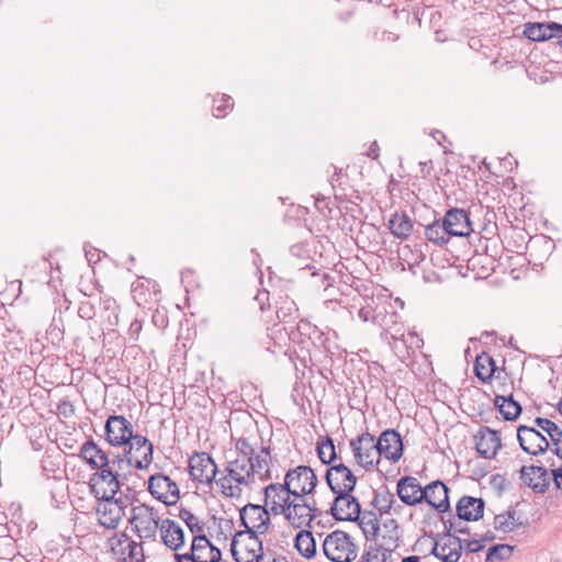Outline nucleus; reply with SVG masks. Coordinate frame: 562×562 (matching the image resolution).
Listing matches in <instances>:
<instances>
[{
  "label": "nucleus",
  "mask_w": 562,
  "mask_h": 562,
  "mask_svg": "<svg viewBox=\"0 0 562 562\" xmlns=\"http://www.w3.org/2000/svg\"><path fill=\"white\" fill-rule=\"evenodd\" d=\"M272 457L269 447H261L256 451L246 438L235 441L234 456L227 459L223 473L207 452H195L189 459V473L192 480L211 485H217L221 494L226 498H239L245 492L252 490L257 482L271 477Z\"/></svg>",
  "instance_id": "nucleus-1"
},
{
  "label": "nucleus",
  "mask_w": 562,
  "mask_h": 562,
  "mask_svg": "<svg viewBox=\"0 0 562 562\" xmlns=\"http://www.w3.org/2000/svg\"><path fill=\"white\" fill-rule=\"evenodd\" d=\"M128 521L133 531L142 540H155L161 525L158 510L144 503L131 508Z\"/></svg>",
  "instance_id": "nucleus-2"
},
{
  "label": "nucleus",
  "mask_w": 562,
  "mask_h": 562,
  "mask_svg": "<svg viewBox=\"0 0 562 562\" xmlns=\"http://www.w3.org/2000/svg\"><path fill=\"white\" fill-rule=\"evenodd\" d=\"M236 562H259L263 557L262 541L249 531H237L231 543Z\"/></svg>",
  "instance_id": "nucleus-3"
},
{
  "label": "nucleus",
  "mask_w": 562,
  "mask_h": 562,
  "mask_svg": "<svg viewBox=\"0 0 562 562\" xmlns=\"http://www.w3.org/2000/svg\"><path fill=\"white\" fill-rule=\"evenodd\" d=\"M325 555L333 562H350L356 558L355 544L345 531L336 530L323 543Z\"/></svg>",
  "instance_id": "nucleus-4"
},
{
  "label": "nucleus",
  "mask_w": 562,
  "mask_h": 562,
  "mask_svg": "<svg viewBox=\"0 0 562 562\" xmlns=\"http://www.w3.org/2000/svg\"><path fill=\"white\" fill-rule=\"evenodd\" d=\"M270 514L263 505H245L239 512L241 525L245 527L244 531L259 537L267 533L271 526Z\"/></svg>",
  "instance_id": "nucleus-5"
},
{
  "label": "nucleus",
  "mask_w": 562,
  "mask_h": 562,
  "mask_svg": "<svg viewBox=\"0 0 562 562\" xmlns=\"http://www.w3.org/2000/svg\"><path fill=\"white\" fill-rule=\"evenodd\" d=\"M150 495L167 506H172L180 499V488L176 481L164 473H156L148 479Z\"/></svg>",
  "instance_id": "nucleus-6"
},
{
  "label": "nucleus",
  "mask_w": 562,
  "mask_h": 562,
  "mask_svg": "<svg viewBox=\"0 0 562 562\" xmlns=\"http://www.w3.org/2000/svg\"><path fill=\"white\" fill-rule=\"evenodd\" d=\"M175 557L177 562H218L222 553L205 536L195 535L190 551Z\"/></svg>",
  "instance_id": "nucleus-7"
},
{
  "label": "nucleus",
  "mask_w": 562,
  "mask_h": 562,
  "mask_svg": "<svg viewBox=\"0 0 562 562\" xmlns=\"http://www.w3.org/2000/svg\"><path fill=\"white\" fill-rule=\"evenodd\" d=\"M284 483L292 490V496H306L315 490L317 476L312 468L299 465L286 472Z\"/></svg>",
  "instance_id": "nucleus-8"
},
{
  "label": "nucleus",
  "mask_w": 562,
  "mask_h": 562,
  "mask_svg": "<svg viewBox=\"0 0 562 562\" xmlns=\"http://www.w3.org/2000/svg\"><path fill=\"white\" fill-rule=\"evenodd\" d=\"M126 508L127 499L124 497L99 499L97 516L100 525L115 529L125 516Z\"/></svg>",
  "instance_id": "nucleus-9"
},
{
  "label": "nucleus",
  "mask_w": 562,
  "mask_h": 562,
  "mask_svg": "<svg viewBox=\"0 0 562 562\" xmlns=\"http://www.w3.org/2000/svg\"><path fill=\"white\" fill-rule=\"evenodd\" d=\"M355 461L362 468L369 469L379 461V451L374 437L364 432L350 441Z\"/></svg>",
  "instance_id": "nucleus-10"
},
{
  "label": "nucleus",
  "mask_w": 562,
  "mask_h": 562,
  "mask_svg": "<svg viewBox=\"0 0 562 562\" xmlns=\"http://www.w3.org/2000/svg\"><path fill=\"white\" fill-rule=\"evenodd\" d=\"M104 429L105 439L113 447L126 446L135 437L132 424L122 415L109 416Z\"/></svg>",
  "instance_id": "nucleus-11"
},
{
  "label": "nucleus",
  "mask_w": 562,
  "mask_h": 562,
  "mask_svg": "<svg viewBox=\"0 0 562 562\" xmlns=\"http://www.w3.org/2000/svg\"><path fill=\"white\" fill-rule=\"evenodd\" d=\"M127 445L128 449L125 453L127 463L137 470L147 469L153 462L151 442L142 435H135Z\"/></svg>",
  "instance_id": "nucleus-12"
},
{
  "label": "nucleus",
  "mask_w": 562,
  "mask_h": 562,
  "mask_svg": "<svg viewBox=\"0 0 562 562\" xmlns=\"http://www.w3.org/2000/svg\"><path fill=\"white\" fill-rule=\"evenodd\" d=\"M90 488L98 499L114 498L120 490L117 475L110 467L103 468L91 475Z\"/></svg>",
  "instance_id": "nucleus-13"
},
{
  "label": "nucleus",
  "mask_w": 562,
  "mask_h": 562,
  "mask_svg": "<svg viewBox=\"0 0 562 562\" xmlns=\"http://www.w3.org/2000/svg\"><path fill=\"white\" fill-rule=\"evenodd\" d=\"M292 490L285 483H271L265 487V507L274 516L283 515L290 505Z\"/></svg>",
  "instance_id": "nucleus-14"
},
{
  "label": "nucleus",
  "mask_w": 562,
  "mask_h": 562,
  "mask_svg": "<svg viewBox=\"0 0 562 562\" xmlns=\"http://www.w3.org/2000/svg\"><path fill=\"white\" fill-rule=\"evenodd\" d=\"M520 448L531 456L544 453L549 448V440L536 427L521 425L517 429Z\"/></svg>",
  "instance_id": "nucleus-15"
},
{
  "label": "nucleus",
  "mask_w": 562,
  "mask_h": 562,
  "mask_svg": "<svg viewBox=\"0 0 562 562\" xmlns=\"http://www.w3.org/2000/svg\"><path fill=\"white\" fill-rule=\"evenodd\" d=\"M314 507L306 502L305 496H293L283 515L291 526L294 528H303L308 526L314 519Z\"/></svg>",
  "instance_id": "nucleus-16"
},
{
  "label": "nucleus",
  "mask_w": 562,
  "mask_h": 562,
  "mask_svg": "<svg viewBox=\"0 0 562 562\" xmlns=\"http://www.w3.org/2000/svg\"><path fill=\"white\" fill-rule=\"evenodd\" d=\"M326 481L334 494L352 492L356 476L344 463L331 465L326 472Z\"/></svg>",
  "instance_id": "nucleus-17"
},
{
  "label": "nucleus",
  "mask_w": 562,
  "mask_h": 562,
  "mask_svg": "<svg viewBox=\"0 0 562 562\" xmlns=\"http://www.w3.org/2000/svg\"><path fill=\"white\" fill-rule=\"evenodd\" d=\"M330 513L336 520L355 521L360 516V504L351 492L336 493Z\"/></svg>",
  "instance_id": "nucleus-18"
},
{
  "label": "nucleus",
  "mask_w": 562,
  "mask_h": 562,
  "mask_svg": "<svg viewBox=\"0 0 562 562\" xmlns=\"http://www.w3.org/2000/svg\"><path fill=\"white\" fill-rule=\"evenodd\" d=\"M396 494L401 502L409 507L423 503L424 487L414 476H403L396 483Z\"/></svg>",
  "instance_id": "nucleus-19"
},
{
  "label": "nucleus",
  "mask_w": 562,
  "mask_h": 562,
  "mask_svg": "<svg viewBox=\"0 0 562 562\" xmlns=\"http://www.w3.org/2000/svg\"><path fill=\"white\" fill-rule=\"evenodd\" d=\"M426 502L438 513H446L450 508L448 487L441 481H434L424 486L423 503Z\"/></svg>",
  "instance_id": "nucleus-20"
},
{
  "label": "nucleus",
  "mask_w": 562,
  "mask_h": 562,
  "mask_svg": "<svg viewBox=\"0 0 562 562\" xmlns=\"http://www.w3.org/2000/svg\"><path fill=\"white\" fill-rule=\"evenodd\" d=\"M375 443L379 457L383 456L392 462H396L402 457L403 443L397 431L393 429L383 431Z\"/></svg>",
  "instance_id": "nucleus-21"
},
{
  "label": "nucleus",
  "mask_w": 562,
  "mask_h": 562,
  "mask_svg": "<svg viewBox=\"0 0 562 562\" xmlns=\"http://www.w3.org/2000/svg\"><path fill=\"white\" fill-rule=\"evenodd\" d=\"M443 221L446 223L450 237H465L473 232L469 214L467 211L462 209L449 210L446 213Z\"/></svg>",
  "instance_id": "nucleus-22"
},
{
  "label": "nucleus",
  "mask_w": 562,
  "mask_h": 562,
  "mask_svg": "<svg viewBox=\"0 0 562 562\" xmlns=\"http://www.w3.org/2000/svg\"><path fill=\"white\" fill-rule=\"evenodd\" d=\"M476 451L484 458L491 459L501 449V437L498 431L483 427L475 436Z\"/></svg>",
  "instance_id": "nucleus-23"
},
{
  "label": "nucleus",
  "mask_w": 562,
  "mask_h": 562,
  "mask_svg": "<svg viewBox=\"0 0 562 562\" xmlns=\"http://www.w3.org/2000/svg\"><path fill=\"white\" fill-rule=\"evenodd\" d=\"M461 551V540L457 537L448 536L434 544L431 553L441 562H458Z\"/></svg>",
  "instance_id": "nucleus-24"
},
{
  "label": "nucleus",
  "mask_w": 562,
  "mask_h": 562,
  "mask_svg": "<svg viewBox=\"0 0 562 562\" xmlns=\"http://www.w3.org/2000/svg\"><path fill=\"white\" fill-rule=\"evenodd\" d=\"M79 457H81L92 470H101L109 467L106 453L93 440H88L82 443Z\"/></svg>",
  "instance_id": "nucleus-25"
},
{
  "label": "nucleus",
  "mask_w": 562,
  "mask_h": 562,
  "mask_svg": "<svg viewBox=\"0 0 562 562\" xmlns=\"http://www.w3.org/2000/svg\"><path fill=\"white\" fill-rule=\"evenodd\" d=\"M484 513V502L482 498L463 496L457 504V514L463 520H479Z\"/></svg>",
  "instance_id": "nucleus-26"
},
{
  "label": "nucleus",
  "mask_w": 562,
  "mask_h": 562,
  "mask_svg": "<svg viewBox=\"0 0 562 562\" xmlns=\"http://www.w3.org/2000/svg\"><path fill=\"white\" fill-rule=\"evenodd\" d=\"M159 531L162 542L173 551H177L184 543L183 530L173 520H161Z\"/></svg>",
  "instance_id": "nucleus-27"
},
{
  "label": "nucleus",
  "mask_w": 562,
  "mask_h": 562,
  "mask_svg": "<svg viewBox=\"0 0 562 562\" xmlns=\"http://www.w3.org/2000/svg\"><path fill=\"white\" fill-rule=\"evenodd\" d=\"M521 480L525 484L537 492H544L549 485L548 472L543 467H522L520 470Z\"/></svg>",
  "instance_id": "nucleus-28"
},
{
  "label": "nucleus",
  "mask_w": 562,
  "mask_h": 562,
  "mask_svg": "<svg viewBox=\"0 0 562 562\" xmlns=\"http://www.w3.org/2000/svg\"><path fill=\"white\" fill-rule=\"evenodd\" d=\"M391 233L401 239L409 237L413 231V222L406 213H394L389 221Z\"/></svg>",
  "instance_id": "nucleus-29"
},
{
  "label": "nucleus",
  "mask_w": 562,
  "mask_h": 562,
  "mask_svg": "<svg viewBox=\"0 0 562 562\" xmlns=\"http://www.w3.org/2000/svg\"><path fill=\"white\" fill-rule=\"evenodd\" d=\"M494 403L499 413L507 420L516 419L521 413L520 405L514 401L512 396H496Z\"/></svg>",
  "instance_id": "nucleus-30"
},
{
  "label": "nucleus",
  "mask_w": 562,
  "mask_h": 562,
  "mask_svg": "<svg viewBox=\"0 0 562 562\" xmlns=\"http://www.w3.org/2000/svg\"><path fill=\"white\" fill-rule=\"evenodd\" d=\"M426 238L434 244H447L450 240L445 221H435L425 228Z\"/></svg>",
  "instance_id": "nucleus-31"
},
{
  "label": "nucleus",
  "mask_w": 562,
  "mask_h": 562,
  "mask_svg": "<svg viewBox=\"0 0 562 562\" xmlns=\"http://www.w3.org/2000/svg\"><path fill=\"white\" fill-rule=\"evenodd\" d=\"M474 371L477 379L486 382L495 372V362L487 353L479 355L475 360Z\"/></svg>",
  "instance_id": "nucleus-32"
},
{
  "label": "nucleus",
  "mask_w": 562,
  "mask_h": 562,
  "mask_svg": "<svg viewBox=\"0 0 562 562\" xmlns=\"http://www.w3.org/2000/svg\"><path fill=\"white\" fill-rule=\"evenodd\" d=\"M295 548L305 558L314 557L316 543L313 533L307 530H301L295 537Z\"/></svg>",
  "instance_id": "nucleus-33"
},
{
  "label": "nucleus",
  "mask_w": 562,
  "mask_h": 562,
  "mask_svg": "<svg viewBox=\"0 0 562 562\" xmlns=\"http://www.w3.org/2000/svg\"><path fill=\"white\" fill-rule=\"evenodd\" d=\"M551 23H527L524 34L533 42L550 41Z\"/></svg>",
  "instance_id": "nucleus-34"
},
{
  "label": "nucleus",
  "mask_w": 562,
  "mask_h": 562,
  "mask_svg": "<svg viewBox=\"0 0 562 562\" xmlns=\"http://www.w3.org/2000/svg\"><path fill=\"white\" fill-rule=\"evenodd\" d=\"M385 535L382 536V543L389 546L391 549H396L400 541L398 524L394 518L386 517L383 522Z\"/></svg>",
  "instance_id": "nucleus-35"
},
{
  "label": "nucleus",
  "mask_w": 562,
  "mask_h": 562,
  "mask_svg": "<svg viewBox=\"0 0 562 562\" xmlns=\"http://www.w3.org/2000/svg\"><path fill=\"white\" fill-rule=\"evenodd\" d=\"M117 543L123 546L121 554L125 558H130L133 561L138 562L143 557L142 544L132 540L126 535H121L117 539Z\"/></svg>",
  "instance_id": "nucleus-36"
},
{
  "label": "nucleus",
  "mask_w": 562,
  "mask_h": 562,
  "mask_svg": "<svg viewBox=\"0 0 562 562\" xmlns=\"http://www.w3.org/2000/svg\"><path fill=\"white\" fill-rule=\"evenodd\" d=\"M395 496L387 490H382L375 493L373 498V506L379 512L380 516L389 515L394 506Z\"/></svg>",
  "instance_id": "nucleus-37"
},
{
  "label": "nucleus",
  "mask_w": 562,
  "mask_h": 562,
  "mask_svg": "<svg viewBox=\"0 0 562 562\" xmlns=\"http://www.w3.org/2000/svg\"><path fill=\"white\" fill-rule=\"evenodd\" d=\"M519 526L520 524L515 517V513L507 512L504 514L496 515L494 518L495 529L504 533L513 532Z\"/></svg>",
  "instance_id": "nucleus-38"
},
{
  "label": "nucleus",
  "mask_w": 562,
  "mask_h": 562,
  "mask_svg": "<svg viewBox=\"0 0 562 562\" xmlns=\"http://www.w3.org/2000/svg\"><path fill=\"white\" fill-rule=\"evenodd\" d=\"M536 428L544 431L552 442L560 441L562 438V429L548 418L537 417L535 419Z\"/></svg>",
  "instance_id": "nucleus-39"
},
{
  "label": "nucleus",
  "mask_w": 562,
  "mask_h": 562,
  "mask_svg": "<svg viewBox=\"0 0 562 562\" xmlns=\"http://www.w3.org/2000/svg\"><path fill=\"white\" fill-rule=\"evenodd\" d=\"M394 550L381 543L378 548H370L362 559L363 562H389Z\"/></svg>",
  "instance_id": "nucleus-40"
},
{
  "label": "nucleus",
  "mask_w": 562,
  "mask_h": 562,
  "mask_svg": "<svg viewBox=\"0 0 562 562\" xmlns=\"http://www.w3.org/2000/svg\"><path fill=\"white\" fill-rule=\"evenodd\" d=\"M359 525L367 539L375 538L379 533L380 526L376 517L372 513L359 516Z\"/></svg>",
  "instance_id": "nucleus-41"
},
{
  "label": "nucleus",
  "mask_w": 562,
  "mask_h": 562,
  "mask_svg": "<svg viewBox=\"0 0 562 562\" xmlns=\"http://www.w3.org/2000/svg\"><path fill=\"white\" fill-rule=\"evenodd\" d=\"M317 453L319 460L325 463H331L336 458L335 446L330 438H326L317 443Z\"/></svg>",
  "instance_id": "nucleus-42"
},
{
  "label": "nucleus",
  "mask_w": 562,
  "mask_h": 562,
  "mask_svg": "<svg viewBox=\"0 0 562 562\" xmlns=\"http://www.w3.org/2000/svg\"><path fill=\"white\" fill-rule=\"evenodd\" d=\"M179 517L181 520L186 522L188 528L191 530L193 535L200 533L203 531V524L201 520L190 510L181 509L179 513Z\"/></svg>",
  "instance_id": "nucleus-43"
},
{
  "label": "nucleus",
  "mask_w": 562,
  "mask_h": 562,
  "mask_svg": "<svg viewBox=\"0 0 562 562\" xmlns=\"http://www.w3.org/2000/svg\"><path fill=\"white\" fill-rule=\"evenodd\" d=\"M510 553V547L506 544H496L488 549L486 553V561L494 562L503 560Z\"/></svg>",
  "instance_id": "nucleus-44"
},
{
  "label": "nucleus",
  "mask_w": 562,
  "mask_h": 562,
  "mask_svg": "<svg viewBox=\"0 0 562 562\" xmlns=\"http://www.w3.org/2000/svg\"><path fill=\"white\" fill-rule=\"evenodd\" d=\"M297 312L296 305L291 300L283 301L282 305L278 307L277 316L282 322H288Z\"/></svg>",
  "instance_id": "nucleus-45"
},
{
  "label": "nucleus",
  "mask_w": 562,
  "mask_h": 562,
  "mask_svg": "<svg viewBox=\"0 0 562 562\" xmlns=\"http://www.w3.org/2000/svg\"><path fill=\"white\" fill-rule=\"evenodd\" d=\"M215 103H218L214 106L213 114L216 117H223L225 116L226 112L225 110L229 109L232 106L231 98L229 97H222L221 100H216Z\"/></svg>",
  "instance_id": "nucleus-46"
},
{
  "label": "nucleus",
  "mask_w": 562,
  "mask_h": 562,
  "mask_svg": "<svg viewBox=\"0 0 562 562\" xmlns=\"http://www.w3.org/2000/svg\"><path fill=\"white\" fill-rule=\"evenodd\" d=\"M550 40L555 41L562 47V25L559 23H551Z\"/></svg>",
  "instance_id": "nucleus-47"
},
{
  "label": "nucleus",
  "mask_w": 562,
  "mask_h": 562,
  "mask_svg": "<svg viewBox=\"0 0 562 562\" xmlns=\"http://www.w3.org/2000/svg\"><path fill=\"white\" fill-rule=\"evenodd\" d=\"M465 548L469 552H479L484 548L483 540L471 539L465 541Z\"/></svg>",
  "instance_id": "nucleus-48"
},
{
  "label": "nucleus",
  "mask_w": 562,
  "mask_h": 562,
  "mask_svg": "<svg viewBox=\"0 0 562 562\" xmlns=\"http://www.w3.org/2000/svg\"><path fill=\"white\" fill-rule=\"evenodd\" d=\"M405 342H409L411 345H415L416 348H419L422 346L423 340L418 337V335L409 331L407 334V338L405 339Z\"/></svg>",
  "instance_id": "nucleus-49"
},
{
  "label": "nucleus",
  "mask_w": 562,
  "mask_h": 562,
  "mask_svg": "<svg viewBox=\"0 0 562 562\" xmlns=\"http://www.w3.org/2000/svg\"><path fill=\"white\" fill-rule=\"evenodd\" d=\"M366 155L372 159H376L379 157V145L376 142H373L368 151H366Z\"/></svg>",
  "instance_id": "nucleus-50"
},
{
  "label": "nucleus",
  "mask_w": 562,
  "mask_h": 562,
  "mask_svg": "<svg viewBox=\"0 0 562 562\" xmlns=\"http://www.w3.org/2000/svg\"><path fill=\"white\" fill-rule=\"evenodd\" d=\"M553 481L558 488L562 486V467L553 470Z\"/></svg>",
  "instance_id": "nucleus-51"
},
{
  "label": "nucleus",
  "mask_w": 562,
  "mask_h": 562,
  "mask_svg": "<svg viewBox=\"0 0 562 562\" xmlns=\"http://www.w3.org/2000/svg\"><path fill=\"white\" fill-rule=\"evenodd\" d=\"M370 311L366 308H360L358 312V316L362 322H368L370 319Z\"/></svg>",
  "instance_id": "nucleus-52"
},
{
  "label": "nucleus",
  "mask_w": 562,
  "mask_h": 562,
  "mask_svg": "<svg viewBox=\"0 0 562 562\" xmlns=\"http://www.w3.org/2000/svg\"><path fill=\"white\" fill-rule=\"evenodd\" d=\"M404 505L400 504L396 499L394 501V506L392 507V512L395 515H401L404 512Z\"/></svg>",
  "instance_id": "nucleus-53"
},
{
  "label": "nucleus",
  "mask_w": 562,
  "mask_h": 562,
  "mask_svg": "<svg viewBox=\"0 0 562 562\" xmlns=\"http://www.w3.org/2000/svg\"><path fill=\"white\" fill-rule=\"evenodd\" d=\"M552 443L555 447L554 453L562 459V438L560 439V441H555Z\"/></svg>",
  "instance_id": "nucleus-54"
},
{
  "label": "nucleus",
  "mask_w": 562,
  "mask_h": 562,
  "mask_svg": "<svg viewBox=\"0 0 562 562\" xmlns=\"http://www.w3.org/2000/svg\"><path fill=\"white\" fill-rule=\"evenodd\" d=\"M419 561H420V558L417 555H411V557L404 558L402 560V562H419Z\"/></svg>",
  "instance_id": "nucleus-55"
},
{
  "label": "nucleus",
  "mask_w": 562,
  "mask_h": 562,
  "mask_svg": "<svg viewBox=\"0 0 562 562\" xmlns=\"http://www.w3.org/2000/svg\"><path fill=\"white\" fill-rule=\"evenodd\" d=\"M273 562H277V561H273Z\"/></svg>",
  "instance_id": "nucleus-56"
}]
</instances>
